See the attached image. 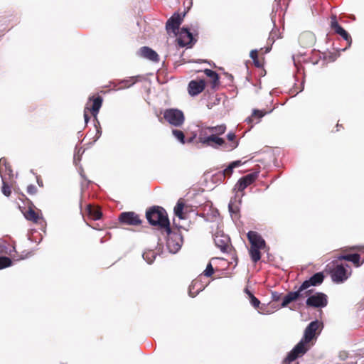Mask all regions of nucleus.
<instances>
[{
    "label": "nucleus",
    "instance_id": "e433bc0d",
    "mask_svg": "<svg viewBox=\"0 0 364 364\" xmlns=\"http://www.w3.org/2000/svg\"><path fill=\"white\" fill-rule=\"evenodd\" d=\"M143 257L147 261L149 264H151L156 258V255L154 251H148L143 254Z\"/></svg>",
    "mask_w": 364,
    "mask_h": 364
},
{
    "label": "nucleus",
    "instance_id": "c9c22d12",
    "mask_svg": "<svg viewBox=\"0 0 364 364\" xmlns=\"http://www.w3.org/2000/svg\"><path fill=\"white\" fill-rule=\"evenodd\" d=\"M12 265V260L11 258L1 256L0 257V269L11 267Z\"/></svg>",
    "mask_w": 364,
    "mask_h": 364
},
{
    "label": "nucleus",
    "instance_id": "412c9836",
    "mask_svg": "<svg viewBox=\"0 0 364 364\" xmlns=\"http://www.w3.org/2000/svg\"><path fill=\"white\" fill-rule=\"evenodd\" d=\"M13 170L11 168V166L10 164L7 161V159L6 158H1L0 159V174L4 178V175H8L9 177L13 176Z\"/></svg>",
    "mask_w": 364,
    "mask_h": 364
},
{
    "label": "nucleus",
    "instance_id": "473e14b6",
    "mask_svg": "<svg viewBox=\"0 0 364 364\" xmlns=\"http://www.w3.org/2000/svg\"><path fill=\"white\" fill-rule=\"evenodd\" d=\"M250 55V58L252 59L255 67L262 68L263 66V59H259L257 50H251Z\"/></svg>",
    "mask_w": 364,
    "mask_h": 364
},
{
    "label": "nucleus",
    "instance_id": "2eb2a0df",
    "mask_svg": "<svg viewBox=\"0 0 364 364\" xmlns=\"http://www.w3.org/2000/svg\"><path fill=\"white\" fill-rule=\"evenodd\" d=\"M139 55L154 63H158L160 60L157 53L147 46L141 47L139 50Z\"/></svg>",
    "mask_w": 364,
    "mask_h": 364
},
{
    "label": "nucleus",
    "instance_id": "423d86ee",
    "mask_svg": "<svg viewBox=\"0 0 364 364\" xmlns=\"http://www.w3.org/2000/svg\"><path fill=\"white\" fill-rule=\"evenodd\" d=\"M102 102L103 99L100 95L97 97L92 96L89 97L88 102H87L86 107L84 109V119L85 123H87L90 119L89 112L95 118H97L99 110L102 107Z\"/></svg>",
    "mask_w": 364,
    "mask_h": 364
},
{
    "label": "nucleus",
    "instance_id": "79ce46f5",
    "mask_svg": "<svg viewBox=\"0 0 364 364\" xmlns=\"http://www.w3.org/2000/svg\"><path fill=\"white\" fill-rule=\"evenodd\" d=\"M229 210L232 213H237L239 212V208L237 205H236L232 200H230L229 205H228Z\"/></svg>",
    "mask_w": 364,
    "mask_h": 364
},
{
    "label": "nucleus",
    "instance_id": "9b49d317",
    "mask_svg": "<svg viewBox=\"0 0 364 364\" xmlns=\"http://www.w3.org/2000/svg\"><path fill=\"white\" fill-rule=\"evenodd\" d=\"M257 178V173H249L239 179L234 187V190L237 192H243V191L250 185L253 183Z\"/></svg>",
    "mask_w": 364,
    "mask_h": 364
},
{
    "label": "nucleus",
    "instance_id": "3c124183",
    "mask_svg": "<svg viewBox=\"0 0 364 364\" xmlns=\"http://www.w3.org/2000/svg\"><path fill=\"white\" fill-rule=\"evenodd\" d=\"M232 258H234L235 261L237 260V257L236 256H235V258L234 257Z\"/></svg>",
    "mask_w": 364,
    "mask_h": 364
},
{
    "label": "nucleus",
    "instance_id": "c85d7f7f",
    "mask_svg": "<svg viewBox=\"0 0 364 364\" xmlns=\"http://www.w3.org/2000/svg\"><path fill=\"white\" fill-rule=\"evenodd\" d=\"M1 252L5 254L9 255L14 259H16V260L23 259L26 257H27V255H26L25 256L19 255L18 254L17 251L16 250L15 246L14 245H11L10 247L6 249V250H1Z\"/></svg>",
    "mask_w": 364,
    "mask_h": 364
},
{
    "label": "nucleus",
    "instance_id": "4c0bfd02",
    "mask_svg": "<svg viewBox=\"0 0 364 364\" xmlns=\"http://www.w3.org/2000/svg\"><path fill=\"white\" fill-rule=\"evenodd\" d=\"M173 135L182 144H185V135L183 132L178 129L172 131Z\"/></svg>",
    "mask_w": 364,
    "mask_h": 364
},
{
    "label": "nucleus",
    "instance_id": "a211bd4d",
    "mask_svg": "<svg viewBox=\"0 0 364 364\" xmlns=\"http://www.w3.org/2000/svg\"><path fill=\"white\" fill-rule=\"evenodd\" d=\"M193 40V35L187 28H182L179 37L178 38V43L181 47L189 45Z\"/></svg>",
    "mask_w": 364,
    "mask_h": 364
},
{
    "label": "nucleus",
    "instance_id": "f257e3e1",
    "mask_svg": "<svg viewBox=\"0 0 364 364\" xmlns=\"http://www.w3.org/2000/svg\"><path fill=\"white\" fill-rule=\"evenodd\" d=\"M320 323L318 321L311 322L305 328L303 338L293 348L284 359L282 364H290L303 356L314 345V341L319 334Z\"/></svg>",
    "mask_w": 364,
    "mask_h": 364
},
{
    "label": "nucleus",
    "instance_id": "1a4fd4ad",
    "mask_svg": "<svg viewBox=\"0 0 364 364\" xmlns=\"http://www.w3.org/2000/svg\"><path fill=\"white\" fill-rule=\"evenodd\" d=\"M119 221L121 224L137 226L142 223L139 215L133 211L122 212L119 215Z\"/></svg>",
    "mask_w": 364,
    "mask_h": 364
},
{
    "label": "nucleus",
    "instance_id": "f03ea898",
    "mask_svg": "<svg viewBox=\"0 0 364 364\" xmlns=\"http://www.w3.org/2000/svg\"><path fill=\"white\" fill-rule=\"evenodd\" d=\"M324 275L323 272H317L305 280L296 291L288 292L282 299L281 307H287L289 304L294 301H300L305 299L309 294H312L314 290L309 289L311 287H316L323 283Z\"/></svg>",
    "mask_w": 364,
    "mask_h": 364
},
{
    "label": "nucleus",
    "instance_id": "8fccbe9b",
    "mask_svg": "<svg viewBox=\"0 0 364 364\" xmlns=\"http://www.w3.org/2000/svg\"><path fill=\"white\" fill-rule=\"evenodd\" d=\"M245 292H246V293L248 294V296H250V293H251V292H250V291H249L247 289H245Z\"/></svg>",
    "mask_w": 364,
    "mask_h": 364
},
{
    "label": "nucleus",
    "instance_id": "ea45409f",
    "mask_svg": "<svg viewBox=\"0 0 364 364\" xmlns=\"http://www.w3.org/2000/svg\"><path fill=\"white\" fill-rule=\"evenodd\" d=\"M3 186L1 188L2 193L4 196L9 197L11 193V187L4 181V179L2 178Z\"/></svg>",
    "mask_w": 364,
    "mask_h": 364
},
{
    "label": "nucleus",
    "instance_id": "603ef678",
    "mask_svg": "<svg viewBox=\"0 0 364 364\" xmlns=\"http://www.w3.org/2000/svg\"><path fill=\"white\" fill-rule=\"evenodd\" d=\"M363 252H364V247L363 248Z\"/></svg>",
    "mask_w": 364,
    "mask_h": 364
},
{
    "label": "nucleus",
    "instance_id": "f704fd0d",
    "mask_svg": "<svg viewBox=\"0 0 364 364\" xmlns=\"http://www.w3.org/2000/svg\"><path fill=\"white\" fill-rule=\"evenodd\" d=\"M209 127L202 129L198 135V142L205 146L204 140L210 136Z\"/></svg>",
    "mask_w": 364,
    "mask_h": 364
},
{
    "label": "nucleus",
    "instance_id": "b1692460",
    "mask_svg": "<svg viewBox=\"0 0 364 364\" xmlns=\"http://www.w3.org/2000/svg\"><path fill=\"white\" fill-rule=\"evenodd\" d=\"M340 260L352 262L355 267H360L363 262H360V256L359 254H348L341 255L338 257Z\"/></svg>",
    "mask_w": 364,
    "mask_h": 364
},
{
    "label": "nucleus",
    "instance_id": "393cba45",
    "mask_svg": "<svg viewBox=\"0 0 364 364\" xmlns=\"http://www.w3.org/2000/svg\"><path fill=\"white\" fill-rule=\"evenodd\" d=\"M330 26H331V28L336 34H338L339 36H341L346 31V30L339 25L336 15H332L331 16Z\"/></svg>",
    "mask_w": 364,
    "mask_h": 364
},
{
    "label": "nucleus",
    "instance_id": "f3484780",
    "mask_svg": "<svg viewBox=\"0 0 364 364\" xmlns=\"http://www.w3.org/2000/svg\"><path fill=\"white\" fill-rule=\"evenodd\" d=\"M205 86V84L203 80L199 81L191 80L188 84V92L191 96H196L204 90Z\"/></svg>",
    "mask_w": 364,
    "mask_h": 364
},
{
    "label": "nucleus",
    "instance_id": "a878e982",
    "mask_svg": "<svg viewBox=\"0 0 364 364\" xmlns=\"http://www.w3.org/2000/svg\"><path fill=\"white\" fill-rule=\"evenodd\" d=\"M330 26H331V28L336 34H338L339 36H341L346 31V30L339 25L336 15H332L331 16Z\"/></svg>",
    "mask_w": 364,
    "mask_h": 364
},
{
    "label": "nucleus",
    "instance_id": "dca6fc26",
    "mask_svg": "<svg viewBox=\"0 0 364 364\" xmlns=\"http://www.w3.org/2000/svg\"><path fill=\"white\" fill-rule=\"evenodd\" d=\"M206 287L201 281V275L198 278L193 279L191 284L189 286V295L192 297H195L203 291Z\"/></svg>",
    "mask_w": 364,
    "mask_h": 364
},
{
    "label": "nucleus",
    "instance_id": "de8ad7c7",
    "mask_svg": "<svg viewBox=\"0 0 364 364\" xmlns=\"http://www.w3.org/2000/svg\"><path fill=\"white\" fill-rule=\"evenodd\" d=\"M273 296H274V299L275 301H279L280 299V296L279 295L276 296V295L273 294Z\"/></svg>",
    "mask_w": 364,
    "mask_h": 364
},
{
    "label": "nucleus",
    "instance_id": "6ab92c4d",
    "mask_svg": "<svg viewBox=\"0 0 364 364\" xmlns=\"http://www.w3.org/2000/svg\"><path fill=\"white\" fill-rule=\"evenodd\" d=\"M205 146H211L213 148H218L219 146H225V141L223 138L216 136L215 134H210L208 138H205L204 140Z\"/></svg>",
    "mask_w": 364,
    "mask_h": 364
},
{
    "label": "nucleus",
    "instance_id": "09e8293b",
    "mask_svg": "<svg viewBox=\"0 0 364 364\" xmlns=\"http://www.w3.org/2000/svg\"><path fill=\"white\" fill-rule=\"evenodd\" d=\"M194 138H195V136H193V137L189 138V139H188L187 142H188V143H191V142H192V141H193Z\"/></svg>",
    "mask_w": 364,
    "mask_h": 364
},
{
    "label": "nucleus",
    "instance_id": "4468645a",
    "mask_svg": "<svg viewBox=\"0 0 364 364\" xmlns=\"http://www.w3.org/2000/svg\"><path fill=\"white\" fill-rule=\"evenodd\" d=\"M247 236L250 242V247H255L256 248H264L265 247L264 240L257 232L250 231Z\"/></svg>",
    "mask_w": 364,
    "mask_h": 364
},
{
    "label": "nucleus",
    "instance_id": "aec40b11",
    "mask_svg": "<svg viewBox=\"0 0 364 364\" xmlns=\"http://www.w3.org/2000/svg\"><path fill=\"white\" fill-rule=\"evenodd\" d=\"M270 111H267L265 109H253L252 113L250 117H249L246 121L248 124H250L251 126H253V124H256L259 123L261 120V119L266 115L267 113L270 112Z\"/></svg>",
    "mask_w": 364,
    "mask_h": 364
},
{
    "label": "nucleus",
    "instance_id": "7c9ffc66",
    "mask_svg": "<svg viewBox=\"0 0 364 364\" xmlns=\"http://www.w3.org/2000/svg\"><path fill=\"white\" fill-rule=\"evenodd\" d=\"M240 161H235L232 162L224 171L223 173V178L226 176H230L232 173L233 169L241 165Z\"/></svg>",
    "mask_w": 364,
    "mask_h": 364
},
{
    "label": "nucleus",
    "instance_id": "9d476101",
    "mask_svg": "<svg viewBox=\"0 0 364 364\" xmlns=\"http://www.w3.org/2000/svg\"><path fill=\"white\" fill-rule=\"evenodd\" d=\"M186 13L181 14L178 13H174L166 23V28L167 31H171L173 33H176Z\"/></svg>",
    "mask_w": 364,
    "mask_h": 364
},
{
    "label": "nucleus",
    "instance_id": "58836bf2",
    "mask_svg": "<svg viewBox=\"0 0 364 364\" xmlns=\"http://www.w3.org/2000/svg\"><path fill=\"white\" fill-rule=\"evenodd\" d=\"M227 137L229 141H232V144L230 146L228 150H232L237 146V142L235 141V134L230 132L227 135Z\"/></svg>",
    "mask_w": 364,
    "mask_h": 364
},
{
    "label": "nucleus",
    "instance_id": "c03bdc74",
    "mask_svg": "<svg viewBox=\"0 0 364 364\" xmlns=\"http://www.w3.org/2000/svg\"><path fill=\"white\" fill-rule=\"evenodd\" d=\"M341 36L346 41L348 46H350L352 43V38L350 34L346 31Z\"/></svg>",
    "mask_w": 364,
    "mask_h": 364
},
{
    "label": "nucleus",
    "instance_id": "7ed1b4c3",
    "mask_svg": "<svg viewBox=\"0 0 364 364\" xmlns=\"http://www.w3.org/2000/svg\"><path fill=\"white\" fill-rule=\"evenodd\" d=\"M146 218L149 223L153 226H157L164 230L170 225L169 219L166 210L158 205L149 208L146 211Z\"/></svg>",
    "mask_w": 364,
    "mask_h": 364
},
{
    "label": "nucleus",
    "instance_id": "f8f14e48",
    "mask_svg": "<svg viewBox=\"0 0 364 364\" xmlns=\"http://www.w3.org/2000/svg\"><path fill=\"white\" fill-rule=\"evenodd\" d=\"M348 277L347 270L343 264H337L331 271V278L335 282H343Z\"/></svg>",
    "mask_w": 364,
    "mask_h": 364
},
{
    "label": "nucleus",
    "instance_id": "2f4dec72",
    "mask_svg": "<svg viewBox=\"0 0 364 364\" xmlns=\"http://www.w3.org/2000/svg\"><path fill=\"white\" fill-rule=\"evenodd\" d=\"M262 248H256L255 247H250V255L252 260L256 263L261 259V252L260 250Z\"/></svg>",
    "mask_w": 364,
    "mask_h": 364
},
{
    "label": "nucleus",
    "instance_id": "37998d69",
    "mask_svg": "<svg viewBox=\"0 0 364 364\" xmlns=\"http://www.w3.org/2000/svg\"><path fill=\"white\" fill-rule=\"evenodd\" d=\"M250 299L252 305L255 308H258L260 304L259 300L257 298H256L252 293H250Z\"/></svg>",
    "mask_w": 364,
    "mask_h": 364
},
{
    "label": "nucleus",
    "instance_id": "c756f323",
    "mask_svg": "<svg viewBox=\"0 0 364 364\" xmlns=\"http://www.w3.org/2000/svg\"><path fill=\"white\" fill-rule=\"evenodd\" d=\"M339 56V52L338 50L333 52H323L320 56L326 63H331L335 61Z\"/></svg>",
    "mask_w": 364,
    "mask_h": 364
},
{
    "label": "nucleus",
    "instance_id": "cd10ccee",
    "mask_svg": "<svg viewBox=\"0 0 364 364\" xmlns=\"http://www.w3.org/2000/svg\"><path fill=\"white\" fill-rule=\"evenodd\" d=\"M87 213H88L89 216L92 220H99L102 217L101 210L98 208L94 207V206L91 205L90 204L87 205Z\"/></svg>",
    "mask_w": 364,
    "mask_h": 364
},
{
    "label": "nucleus",
    "instance_id": "a18cd8bd",
    "mask_svg": "<svg viewBox=\"0 0 364 364\" xmlns=\"http://www.w3.org/2000/svg\"><path fill=\"white\" fill-rule=\"evenodd\" d=\"M27 192L31 195H33L37 192V188L35 185L31 184L27 187Z\"/></svg>",
    "mask_w": 364,
    "mask_h": 364
},
{
    "label": "nucleus",
    "instance_id": "49530a36",
    "mask_svg": "<svg viewBox=\"0 0 364 364\" xmlns=\"http://www.w3.org/2000/svg\"><path fill=\"white\" fill-rule=\"evenodd\" d=\"M336 128H337V129H336V132L340 131V128L343 129V127L342 124H339L338 123L336 124Z\"/></svg>",
    "mask_w": 364,
    "mask_h": 364
},
{
    "label": "nucleus",
    "instance_id": "6e6552de",
    "mask_svg": "<svg viewBox=\"0 0 364 364\" xmlns=\"http://www.w3.org/2000/svg\"><path fill=\"white\" fill-rule=\"evenodd\" d=\"M306 298V305L307 307L323 308L328 304L327 295L323 292L309 294Z\"/></svg>",
    "mask_w": 364,
    "mask_h": 364
},
{
    "label": "nucleus",
    "instance_id": "20e7f679",
    "mask_svg": "<svg viewBox=\"0 0 364 364\" xmlns=\"http://www.w3.org/2000/svg\"><path fill=\"white\" fill-rule=\"evenodd\" d=\"M212 234L215 245L223 252L235 255V250L231 245L230 237L225 234L219 223H214L211 226Z\"/></svg>",
    "mask_w": 364,
    "mask_h": 364
},
{
    "label": "nucleus",
    "instance_id": "4be33fe9",
    "mask_svg": "<svg viewBox=\"0 0 364 364\" xmlns=\"http://www.w3.org/2000/svg\"><path fill=\"white\" fill-rule=\"evenodd\" d=\"M204 73L210 78V83L213 89H216L220 85L218 74L210 69H205Z\"/></svg>",
    "mask_w": 364,
    "mask_h": 364
},
{
    "label": "nucleus",
    "instance_id": "5701e85b",
    "mask_svg": "<svg viewBox=\"0 0 364 364\" xmlns=\"http://www.w3.org/2000/svg\"><path fill=\"white\" fill-rule=\"evenodd\" d=\"M188 206L185 205L182 199L178 200L174 208V213L180 219H185V214L188 211Z\"/></svg>",
    "mask_w": 364,
    "mask_h": 364
},
{
    "label": "nucleus",
    "instance_id": "bb28decb",
    "mask_svg": "<svg viewBox=\"0 0 364 364\" xmlns=\"http://www.w3.org/2000/svg\"><path fill=\"white\" fill-rule=\"evenodd\" d=\"M24 216L28 220L35 223H38L42 219L38 213L36 212L32 208H29L28 210L24 213Z\"/></svg>",
    "mask_w": 364,
    "mask_h": 364
},
{
    "label": "nucleus",
    "instance_id": "72a5a7b5",
    "mask_svg": "<svg viewBox=\"0 0 364 364\" xmlns=\"http://www.w3.org/2000/svg\"><path fill=\"white\" fill-rule=\"evenodd\" d=\"M226 131V127L224 124L216 126V127H209V132L212 134H215L216 136H219L223 134Z\"/></svg>",
    "mask_w": 364,
    "mask_h": 364
},
{
    "label": "nucleus",
    "instance_id": "a19ab883",
    "mask_svg": "<svg viewBox=\"0 0 364 364\" xmlns=\"http://www.w3.org/2000/svg\"><path fill=\"white\" fill-rule=\"evenodd\" d=\"M214 273V269L212 266V264L209 262L206 267V269L203 271L202 275H204L205 277H211Z\"/></svg>",
    "mask_w": 364,
    "mask_h": 364
},
{
    "label": "nucleus",
    "instance_id": "0eeeda50",
    "mask_svg": "<svg viewBox=\"0 0 364 364\" xmlns=\"http://www.w3.org/2000/svg\"><path fill=\"white\" fill-rule=\"evenodd\" d=\"M164 118L175 127H181L185 121L183 112L174 108L166 109L164 112Z\"/></svg>",
    "mask_w": 364,
    "mask_h": 364
},
{
    "label": "nucleus",
    "instance_id": "ddd939ff",
    "mask_svg": "<svg viewBox=\"0 0 364 364\" xmlns=\"http://www.w3.org/2000/svg\"><path fill=\"white\" fill-rule=\"evenodd\" d=\"M316 42V37L312 32L304 31L299 36V43L301 47L309 48L312 46Z\"/></svg>",
    "mask_w": 364,
    "mask_h": 364
},
{
    "label": "nucleus",
    "instance_id": "39448f33",
    "mask_svg": "<svg viewBox=\"0 0 364 364\" xmlns=\"http://www.w3.org/2000/svg\"><path fill=\"white\" fill-rule=\"evenodd\" d=\"M163 231L167 235L166 246L169 252L172 253L177 252L181 249L183 242V237L181 230L178 228L171 229L169 225L168 228H165Z\"/></svg>",
    "mask_w": 364,
    "mask_h": 364
}]
</instances>
